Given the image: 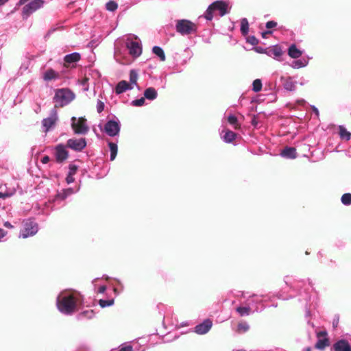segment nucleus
<instances>
[{
  "instance_id": "obj_1",
  "label": "nucleus",
  "mask_w": 351,
  "mask_h": 351,
  "mask_svg": "<svg viewBox=\"0 0 351 351\" xmlns=\"http://www.w3.org/2000/svg\"><path fill=\"white\" fill-rule=\"evenodd\" d=\"M57 306L60 312L64 314H71L76 311L77 300L73 295L58 297Z\"/></svg>"
},
{
  "instance_id": "obj_2",
  "label": "nucleus",
  "mask_w": 351,
  "mask_h": 351,
  "mask_svg": "<svg viewBox=\"0 0 351 351\" xmlns=\"http://www.w3.org/2000/svg\"><path fill=\"white\" fill-rule=\"evenodd\" d=\"M75 96L72 91L68 88H60L56 91L53 97L55 108H62L71 102Z\"/></svg>"
},
{
  "instance_id": "obj_3",
  "label": "nucleus",
  "mask_w": 351,
  "mask_h": 351,
  "mask_svg": "<svg viewBox=\"0 0 351 351\" xmlns=\"http://www.w3.org/2000/svg\"><path fill=\"white\" fill-rule=\"evenodd\" d=\"M219 11L221 16L228 13V3L222 0H218L211 3L204 13V17L208 21L213 18V12Z\"/></svg>"
},
{
  "instance_id": "obj_4",
  "label": "nucleus",
  "mask_w": 351,
  "mask_h": 351,
  "mask_svg": "<svg viewBox=\"0 0 351 351\" xmlns=\"http://www.w3.org/2000/svg\"><path fill=\"white\" fill-rule=\"evenodd\" d=\"M176 31L182 35H188L197 31V25L186 19L178 20L176 22Z\"/></svg>"
},
{
  "instance_id": "obj_5",
  "label": "nucleus",
  "mask_w": 351,
  "mask_h": 351,
  "mask_svg": "<svg viewBox=\"0 0 351 351\" xmlns=\"http://www.w3.org/2000/svg\"><path fill=\"white\" fill-rule=\"evenodd\" d=\"M71 121V127L75 134H84L88 132V127L86 125V119L84 117H80L77 119L73 117Z\"/></svg>"
},
{
  "instance_id": "obj_6",
  "label": "nucleus",
  "mask_w": 351,
  "mask_h": 351,
  "mask_svg": "<svg viewBox=\"0 0 351 351\" xmlns=\"http://www.w3.org/2000/svg\"><path fill=\"white\" fill-rule=\"evenodd\" d=\"M86 144L85 138H73L66 141V147L75 152H82L86 147Z\"/></svg>"
},
{
  "instance_id": "obj_7",
  "label": "nucleus",
  "mask_w": 351,
  "mask_h": 351,
  "mask_svg": "<svg viewBox=\"0 0 351 351\" xmlns=\"http://www.w3.org/2000/svg\"><path fill=\"white\" fill-rule=\"evenodd\" d=\"M44 1L43 0H33L23 8V14L26 17L43 6Z\"/></svg>"
},
{
  "instance_id": "obj_8",
  "label": "nucleus",
  "mask_w": 351,
  "mask_h": 351,
  "mask_svg": "<svg viewBox=\"0 0 351 351\" xmlns=\"http://www.w3.org/2000/svg\"><path fill=\"white\" fill-rule=\"evenodd\" d=\"M328 333L326 330L320 331L317 333V337L319 339L315 344V348L317 350H323L330 346L329 339L327 337Z\"/></svg>"
},
{
  "instance_id": "obj_9",
  "label": "nucleus",
  "mask_w": 351,
  "mask_h": 351,
  "mask_svg": "<svg viewBox=\"0 0 351 351\" xmlns=\"http://www.w3.org/2000/svg\"><path fill=\"white\" fill-rule=\"evenodd\" d=\"M66 145H64L63 144H58L55 147V156L56 161L58 163H62L69 157V152L66 149Z\"/></svg>"
},
{
  "instance_id": "obj_10",
  "label": "nucleus",
  "mask_w": 351,
  "mask_h": 351,
  "mask_svg": "<svg viewBox=\"0 0 351 351\" xmlns=\"http://www.w3.org/2000/svg\"><path fill=\"white\" fill-rule=\"evenodd\" d=\"M105 132L110 136H114L119 132V124L115 121H108L104 126Z\"/></svg>"
},
{
  "instance_id": "obj_11",
  "label": "nucleus",
  "mask_w": 351,
  "mask_h": 351,
  "mask_svg": "<svg viewBox=\"0 0 351 351\" xmlns=\"http://www.w3.org/2000/svg\"><path fill=\"white\" fill-rule=\"evenodd\" d=\"M38 232V225L32 221L26 222L25 228L21 232L23 238H27L29 236L34 235Z\"/></svg>"
},
{
  "instance_id": "obj_12",
  "label": "nucleus",
  "mask_w": 351,
  "mask_h": 351,
  "mask_svg": "<svg viewBox=\"0 0 351 351\" xmlns=\"http://www.w3.org/2000/svg\"><path fill=\"white\" fill-rule=\"evenodd\" d=\"M212 326L213 322L210 319H206L202 323L195 326V332L199 335H204L210 330Z\"/></svg>"
},
{
  "instance_id": "obj_13",
  "label": "nucleus",
  "mask_w": 351,
  "mask_h": 351,
  "mask_svg": "<svg viewBox=\"0 0 351 351\" xmlns=\"http://www.w3.org/2000/svg\"><path fill=\"white\" fill-rule=\"evenodd\" d=\"M58 120L57 112L53 110L51 112V116L48 118L44 119L42 121L43 127L45 128V132H48L49 129L53 127Z\"/></svg>"
},
{
  "instance_id": "obj_14",
  "label": "nucleus",
  "mask_w": 351,
  "mask_h": 351,
  "mask_svg": "<svg viewBox=\"0 0 351 351\" xmlns=\"http://www.w3.org/2000/svg\"><path fill=\"white\" fill-rule=\"evenodd\" d=\"M130 54L134 57L139 56L142 53V48L138 42L132 41L127 44Z\"/></svg>"
},
{
  "instance_id": "obj_15",
  "label": "nucleus",
  "mask_w": 351,
  "mask_h": 351,
  "mask_svg": "<svg viewBox=\"0 0 351 351\" xmlns=\"http://www.w3.org/2000/svg\"><path fill=\"white\" fill-rule=\"evenodd\" d=\"M332 348L334 351H351V346L348 341L345 339H341L335 342Z\"/></svg>"
},
{
  "instance_id": "obj_16",
  "label": "nucleus",
  "mask_w": 351,
  "mask_h": 351,
  "mask_svg": "<svg viewBox=\"0 0 351 351\" xmlns=\"http://www.w3.org/2000/svg\"><path fill=\"white\" fill-rule=\"evenodd\" d=\"M80 58V54L76 52L66 55L64 58V66L68 68L71 64L78 62Z\"/></svg>"
},
{
  "instance_id": "obj_17",
  "label": "nucleus",
  "mask_w": 351,
  "mask_h": 351,
  "mask_svg": "<svg viewBox=\"0 0 351 351\" xmlns=\"http://www.w3.org/2000/svg\"><path fill=\"white\" fill-rule=\"evenodd\" d=\"M132 87L131 85L126 81L122 80L119 82L116 88H115V93L118 95L121 94L126 91L127 90L132 89Z\"/></svg>"
},
{
  "instance_id": "obj_18",
  "label": "nucleus",
  "mask_w": 351,
  "mask_h": 351,
  "mask_svg": "<svg viewBox=\"0 0 351 351\" xmlns=\"http://www.w3.org/2000/svg\"><path fill=\"white\" fill-rule=\"evenodd\" d=\"M283 157L294 159L297 157L296 149L291 147H286L281 152Z\"/></svg>"
},
{
  "instance_id": "obj_19",
  "label": "nucleus",
  "mask_w": 351,
  "mask_h": 351,
  "mask_svg": "<svg viewBox=\"0 0 351 351\" xmlns=\"http://www.w3.org/2000/svg\"><path fill=\"white\" fill-rule=\"evenodd\" d=\"M59 77V73L55 71L53 69H47L43 75V79L45 81H50L52 80H56Z\"/></svg>"
},
{
  "instance_id": "obj_20",
  "label": "nucleus",
  "mask_w": 351,
  "mask_h": 351,
  "mask_svg": "<svg viewBox=\"0 0 351 351\" xmlns=\"http://www.w3.org/2000/svg\"><path fill=\"white\" fill-rule=\"evenodd\" d=\"M158 93L156 90L153 87L147 88L144 92L145 98L149 100L155 99L157 97Z\"/></svg>"
},
{
  "instance_id": "obj_21",
  "label": "nucleus",
  "mask_w": 351,
  "mask_h": 351,
  "mask_svg": "<svg viewBox=\"0 0 351 351\" xmlns=\"http://www.w3.org/2000/svg\"><path fill=\"white\" fill-rule=\"evenodd\" d=\"M288 54L292 58H298L302 56V53L297 49L295 45H291L289 48Z\"/></svg>"
},
{
  "instance_id": "obj_22",
  "label": "nucleus",
  "mask_w": 351,
  "mask_h": 351,
  "mask_svg": "<svg viewBox=\"0 0 351 351\" xmlns=\"http://www.w3.org/2000/svg\"><path fill=\"white\" fill-rule=\"evenodd\" d=\"M283 86L286 90L292 91L295 88V83L291 77H287L284 79Z\"/></svg>"
},
{
  "instance_id": "obj_23",
  "label": "nucleus",
  "mask_w": 351,
  "mask_h": 351,
  "mask_svg": "<svg viewBox=\"0 0 351 351\" xmlns=\"http://www.w3.org/2000/svg\"><path fill=\"white\" fill-rule=\"evenodd\" d=\"M339 134L342 139L348 141L350 138V133L343 126H339Z\"/></svg>"
},
{
  "instance_id": "obj_24",
  "label": "nucleus",
  "mask_w": 351,
  "mask_h": 351,
  "mask_svg": "<svg viewBox=\"0 0 351 351\" xmlns=\"http://www.w3.org/2000/svg\"><path fill=\"white\" fill-rule=\"evenodd\" d=\"M152 51L154 54L158 56L161 61L165 60V54L162 49L158 46H154L152 49Z\"/></svg>"
},
{
  "instance_id": "obj_25",
  "label": "nucleus",
  "mask_w": 351,
  "mask_h": 351,
  "mask_svg": "<svg viewBox=\"0 0 351 351\" xmlns=\"http://www.w3.org/2000/svg\"><path fill=\"white\" fill-rule=\"evenodd\" d=\"M249 329V325L246 322H241L238 324L236 332L237 333L241 334L246 332Z\"/></svg>"
},
{
  "instance_id": "obj_26",
  "label": "nucleus",
  "mask_w": 351,
  "mask_h": 351,
  "mask_svg": "<svg viewBox=\"0 0 351 351\" xmlns=\"http://www.w3.org/2000/svg\"><path fill=\"white\" fill-rule=\"evenodd\" d=\"M236 138V134L229 130H227L223 136V139L226 143L232 142Z\"/></svg>"
},
{
  "instance_id": "obj_27",
  "label": "nucleus",
  "mask_w": 351,
  "mask_h": 351,
  "mask_svg": "<svg viewBox=\"0 0 351 351\" xmlns=\"http://www.w3.org/2000/svg\"><path fill=\"white\" fill-rule=\"evenodd\" d=\"M228 123L232 125L235 130H239L241 128L240 124L238 123V119L234 115H229L228 117Z\"/></svg>"
},
{
  "instance_id": "obj_28",
  "label": "nucleus",
  "mask_w": 351,
  "mask_h": 351,
  "mask_svg": "<svg viewBox=\"0 0 351 351\" xmlns=\"http://www.w3.org/2000/svg\"><path fill=\"white\" fill-rule=\"evenodd\" d=\"M241 32L243 35L245 36L249 32V24L247 19L244 18L241 22Z\"/></svg>"
},
{
  "instance_id": "obj_29",
  "label": "nucleus",
  "mask_w": 351,
  "mask_h": 351,
  "mask_svg": "<svg viewBox=\"0 0 351 351\" xmlns=\"http://www.w3.org/2000/svg\"><path fill=\"white\" fill-rule=\"evenodd\" d=\"M110 150V160H114L117 154V145L114 143H109L108 144Z\"/></svg>"
},
{
  "instance_id": "obj_30",
  "label": "nucleus",
  "mask_w": 351,
  "mask_h": 351,
  "mask_svg": "<svg viewBox=\"0 0 351 351\" xmlns=\"http://www.w3.org/2000/svg\"><path fill=\"white\" fill-rule=\"evenodd\" d=\"M236 311L241 315H248L251 312V308L249 306H238Z\"/></svg>"
},
{
  "instance_id": "obj_31",
  "label": "nucleus",
  "mask_w": 351,
  "mask_h": 351,
  "mask_svg": "<svg viewBox=\"0 0 351 351\" xmlns=\"http://www.w3.org/2000/svg\"><path fill=\"white\" fill-rule=\"evenodd\" d=\"M253 88L252 90L257 93L261 90L262 89V82L260 79H256L252 84Z\"/></svg>"
},
{
  "instance_id": "obj_32",
  "label": "nucleus",
  "mask_w": 351,
  "mask_h": 351,
  "mask_svg": "<svg viewBox=\"0 0 351 351\" xmlns=\"http://www.w3.org/2000/svg\"><path fill=\"white\" fill-rule=\"evenodd\" d=\"M341 201L343 204L348 206L351 204V193H345L341 196Z\"/></svg>"
},
{
  "instance_id": "obj_33",
  "label": "nucleus",
  "mask_w": 351,
  "mask_h": 351,
  "mask_svg": "<svg viewBox=\"0 0 351 351\" xmlns=\"http://www.w3.org/2000/svg\"><path fill=\"white\" fill-rule=\"evenodd\" d=\"M95 316V313L93 310L84 311L80 313L79 317L80 318H88L92 319Z\"/></svg>"
},
{
  "instance_id": "obj_34",
  "label": "nucleus",
  "mask_w": 351,
  "mask_h": 351,
  "mask_svg": "<svg viewBox=\"0 0 351 351\" xmlns=\"http://www.w3.org/2000/svg\"><path fill=\"white\" fill-rule=\"evenodd\" d=\"M270 53H271L272 55H274L275 57L278 58L282 56V51L281 48L279 46H274L270 51Z\"/></svg>"
},
{
  "instance_id": "obj_35",
  "label": "nucleus",
  "mask_w": 351,
  "mask_h": 351,
  "mask_svg": "<svg viewBox=\"0 0 351 351\" xmlns=\"http://www.w3.org/2000/svg\"><path fill=\"white\" fill-rule=\"evenodd\" d=\"M114 304V300H99V304L101 307L105 308L106 306H110Z\"/></svg>"
},
{
  "instance_id": "obj_36",
  "label": "nucleus",
  "mask_w": 351,
  "mask_h": 351,
  "mask_svg": "<svg viewBox=\"0 0 351 351\" xmlns=\"http://www.w3.org/2000/svg\"><path fill=\"white\" fill-rule=\"evenodd\" d=\"M118 5L114 1H110L108 2L106 5V8L108 11L113 12L117 9Z\"/></svg>"
},
{
  "instance_id": "obj_37",
  "label": "nucleus",
  "mask_w": 351,
  "mask_h": 351,
  "mask_svg": "<svg viewBox=\"0 0 351 351\" xmlns=\"http://www.w3.org/2000/svg\"><path fill=\"white\" fill-rule=\"evenodd\" d=\"M138 74L134 70H131L130 73V81L132 84H136Z\"/></svg>"
},
{
  "instance_id": "obj_38",
  "label": "nucleus",
  "mask_w": 351,
  "mask_h": 351,
  "mask_svg": "<svg viewBox=\"0 0 351 351\" xmlns=\"http://www.w3.org/2000/svg\"><path fill=\"white\" fill-rule=\"evenodd\" d=\"M247 41L252 45H256L258 44V40L254 36H248Z\"/></svg>"
},
{
  "instance_id": "obj_39",
  "label": "nucleus",
  "mask_w": 351,
  "mask_h": 351,
  "mask_svg": "<svg viewBox=\"0 0 351 351\" xmlns=\"http://www.w3.org/2000/svg\"><path fill=\"white\" fill-rule=\"evenodd\" d=\"M145 104V97H141L132 101V105L134 106H141Z\"/></svg>"
},
{
  "instance_id": "obj_40",
  "label": "nucleus",
  "mask_w": 351,
  "mask_h": 351,
  "mask_svg": "<svg viewBox=\"0 0 351 351\" xmlns=\"http://www.w3.org/2000/svg\"><path fill=\"white\" fill-rule=\"evenodd\" d=\"M69 171L68 174L74 176L77 171V169H78L77 166L75 165L71 164V165H69Z\"/></svg>"
},
{
  "instance_id": "obj_41",
  "label": "nucleus",
  "mask_w": 351,
  "mask_h": 351,
  "mask_svg": "<svg viewBox=\"0 0 351 351\" xmlns=\"http://www.w3.org/2000/svg\"><path fill=\"white\" fill-rule=\"evenodd\" d=\"M104 103L101 100H98L97 104V111L98 113H101L104 110Z\"/></svg>"
},
{
  "instance_id": "obj_42",
  "label": "nucleus",
  "mask_w": 351,
  "mask_h": 351,
  "mask_svg": "<svg viewBox=\"0 0 351 351\" xmlns=\"http://www.w3.org/2000/svg\"><path fill=\"white\" fill-rule=\"evenodd\" d=\"M277 26V23L274 21H269L266 23V27L267 29H271Z\"/></svg>"
},
{
  "instance_id": "obj_43",
  "label": "nucleus",
  "mask_w": 351,
  "mask_h": 351,
  "mask_svg": "<svg viewBox=\"0 0 351 351\" xmlns=\"http://www.w3.org/2000/svg\"><path fill=\"white\" fill-rule=\"evenodd\" d=\"M66 181L68 184H71V183L75 181L73 176L68 174L66 178Z\"/></svg>"
},
{
  "instance_id": "obj_44",
  "label": "nucleus",
  "mask_w": 351,
  "mask_h": 351,
  "mask_svg": "<svg viewBox=\"0 0 351 351\" xmlns=\"http://www.w3.org/2000/svg\"><path fill=\"white\" fill-rule=\"evenodd\" d=\"M294 67L300 68L304 66L301 60H296L293 62Z\"/></svg>"
},
{
  "instance_id": "obj_45",
  "label": "nucleus",
  "mask_w": 351,
  "mask_h": 351,
  "mask_svg": "<svg viewBox=\"0 0 351 351\" xmlns=\"http://www.w3.org/2000/svg\"><path fill=\"white\" fill-rule=\"evenodd\" d=\"M119 351H133V348L131 346H127L121 348Z\"/></svg>"
},
{
  "instance_id": "obj_46",
  "label": "nucleus",
  "mask_w": 351,
  "mask_h": 351,
  "mask_svg": "<svg viewBox=\"0 0 351 351\" xmlns=\"http://www.w3.org/2000/svg\"><path fill=\"white\" fill-rule=\"evenodd\" d=\"M49 161H50V158H49V156H44V157H43V158L41 159V162H42V163H43V164H47V163H48Z\"/></svg>"
},
{
  "instance_id": "obj_47",
  "label": "nucleus",
  "mask_w": 351,
  "mask_h": 351,
  "mask_svg": "<svg viewBox=\"0 0 351 351\" xmlns=\"http://www.w3.org/2000/svg\"><path fill=\"white\" fill-rule=\"evenodd\" d=\"M272 34V31L271 30H267V31H265L264 32H262L261 34V36L263 38H266L267 37V35H269V34Z\"/></svg>"
},
{
  "instance_id": "obj_48",
  "label": "nucleus",
  "mask_w": 351,
  "mask_h": 351,
  "mask_svg": "<svg viewBox=\"0 0 351 351\" xmlns=\"http://www.w3.org/2000/svg\"><path fill=\"white\" fill-rule=\"evenodd\" d=\"M4 226L8 228H12L13 227L12 224L8 221L4 223Z\"/></svg>"
},
{
  "instance_id": "obj_49",
  "label": "nucleus",
  "mask_w": 351,
  "mask_h": 351,
  "mask_svg": "<svg viewBox=\"0 0 351 351\" xmlns=\"http://www.w3.org/2000/svg\"><path fill=\"white\" fill-rule=\"evenodd\" d=\"M7 197H8V193H3L0 192V198L4 199V198H5Z\"/></svg>"
},
{
  "instance_id": "obj_50",
  "label": "nucleus",
  "mask_w": 351,
  "mask_h": 351,
  "mask_svg": "<svg viewBox=\"0 0 351 351\" xmlns=\"http://www.w3.org/2000/svg\"><path fill=\"white\" fill-rule=\"evenodd\" d=\"M5 236V231L0 228V239L3 238Z\"/></svg>"
},
{
  "instance_id": "obj_51",
  "label": "nucleus",
  "mask_w": 351,
  "mask_h": 351,
  "mask_svg": "<svg viewBox=\"0 0 351 351\" xmlns=\"http://www.w3.org/2000/svg\"><path fill=\"white\" fill-rule=\"evenodd\" d=\"M258 122L256 120V118L254 117L253 119L252 120V124L254 126H256L257 125Z\"/></svg>"
},
{
  "instance_id": "obj_52",
  "label": "nucleus",
  "mask_w": 351,
  "mask_h": 351,
  "mask_svg": "<svg viewBox=\"0 0 351 351\" xmlns=\"http://www.w3.org/2000/svg\"><path fill=\"white\" fill-rule=\"evenodd\" d=\"M105 290H106V287L105 286H101L99 289V291L100 293L104 292Z\"/></svg>"
},
{
  "instance_id": "obj_53",
  "label": "nucleus",
  "mask_w": 351,
  "mask_h": 351,
  "mask_svg": "<svg viewBox=\"0 0 351 351\" xmlns=\"http://www.w3.org/2000/svg\"><path fill=\"white\" fill-rule=\"evenodd\" d=\"M256 51L259 53H263V49L261 47L256 48Z\"/></svg>"
},
{
  "instance_id": "obj_54",
  "label": "nucleus",
  "mask_w": 351,
  "mask_h": 351,
  "mask_svg": "<svg viewBox=\"0 0 351 351\" xmlns=\"http://www.w3.org/2000/svg\"><path fill=\"white\" fill-rule=\"evenodd\" d=\"M8 0H0V5L5 4Z\"/></svg>"
},
{
  "instance_id": "obj_55",
  "label": "nucleus",
  "mask_w": 351,
  "mask_h": 351,
  "mask_svg": "<svg viewBox=\"0 0 351 351\" xmlns=\"http://www.w3.org/2000/svg\"><path fill=\"white\" fill-rule=\"evenodd\" d=\"M304 351H311V348L310 347H308L305 349Z\"/></svg>"
},
{
  "instance_id": "obj_56",
  "label": "nucleus",
  "mask_w": 351,
  "mask_h": 351,
  "mask_svg": "<svg viewBox=\"0 0 351 351\" xmlns=\"http://www.w3.org/2000/svg\"><path fill=\"white\" fill-rule=\"evenodd\" d=\"M337 324H338V320L337 321V322H333V325L334 326H337Z\"/></svg>"
},
{
  "instance_id": "obj_57",
  "label": "nucleus",
  "mask_w": 351,
  "mask_h": 351,
  "mask_svg": "<svg viewBox=\"0 0 351 351\" xmlns=\"http://www.w3.org/2000/svg\"><path fill=\"white\" fill-rule=\"evenodd\" d=\"M87 80H88V79H87V78H85V79H84V80L83 84H84Z\"/></svg>"
},
{
  "instance_id": "obj_58",
  "label": "nucleus",
  "mask_w": 351,
  "mask_h": 351,
  "mask_svg": "<svg viewBox=\"0 0 351 351\" xmlns=\"http://www.w3.org/2000/svg\"><path fill=\"white\" fill-rule=\"evenodd\" d=\"M237 351H246V350H238Z\"/></svg>"
}]
</instances>
